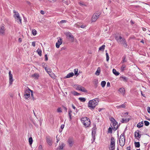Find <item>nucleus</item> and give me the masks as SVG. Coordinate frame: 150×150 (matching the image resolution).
Instances as JSON below:
<instances>
[{
    "label": "nucleus",
    "mask_w": 150,
    "mask_h": 150,
    "mask_svg": "<svg viewBox=\"0 0 150 150\" xmlns=\"http://www.w3.org/2000/svg\"><path fill=\"white\" fill-rule=\"evenodd\" d=\"M99 98H96L89 101L88 104V108L91 109H94L99 102Z\"/></svg>",
    "instance_id": "obj_1"
},
{
    "label": "nucleus",
    "mask_w": 150,
    "mask_h": 150,
    "mask_svg": "<svg viewBox=\"0 0 150 150\" xmlns=\"http://www.w3.org/2000/svg\"><path fill=\"white\" fill-rule=\"evenodd\" d=\"M115 39L117 42L120 44H122L125 47H127V45L125 39L121 36H117Z\"/></svg>",
    "instance_id": "obj_2"
},
{
    "label": "nucleus",
    "mask_w": 150,
    "mask_h": 150,
    "mask_svg": "<svg viewBox=\"0 0 150 150\" xmlns=\"http://www.w3.org/2000/svg\"><path fill=\"white\" fill-rule=\"evenodd\" d=\"M81 121L86 127H88L91 124L90 119L88 117H84L81 118Z\"/></svg>",
    "instance_id": "obj_3"
},
{
    "label": "nucleus",
    "mask_w": 150,
    "mask_h": 150,
    "mask_svg": "<svg viewBox=\"0 0 150 150\" xmlns=\"http://www.w3.org/2000/svg\"><path fill=\"white\" fill-rule=\"evenodd\" d=\"M125 134L124 133L122 134L120 136L119 139V144L121 146H123L125 142V139L124 137Z\"/></svg>",
    "instance_id": "obj_4"
},
{
    "label": "nucleus",
    "mask_w": 150,
    "mask_h": 150,
    "mask_svg": "<svg viewBox=\"0 0 150 150\" xmlns=\"http://www.w3.org/2000/svg\"><path fill=\"white\" fill-rule=\"evenodd\" d=\"M6 29L4 24L0 25V35L4 36L5 34Z\"/></svg>",
    "instance_id": "obj_5"
},
{
    "label": "nucleus",
    "mask_w": 150,
    "mask_h": 150,
    "mask_svg": "<svg viewBox=\"0 0 150 150\" xmlns=\"http://www.w3.org/2000/svg\"><path fill=\"white\" fill-rule=\"evenodd\" d=\"M110 150H114L115 148V139L114 137H112L110 139Z\"/></svg>",
    "instance_id": "obj_6"
},
{
    "label": "nucleus",
    "mask_w": 150,
    "mask_h": 150,
    "mask_svg": "<svg viewBox=\"0 0 150 150\" xmlns=\"http://www.w3.org/2000/svg\"><path fill=\"white\" fill-rule=\"evenodd\" d=\"M100 15V13H98L94 14L92 16L91 19L92 22H95L97 19L99 18Z\"/></svg>",
    "instance_id": "obj_7"
},
{
    "label": "nucleus",
    "mask_w": 150,
    "mask_h": 150,
    "mask_svg": "<svg viewBox=\"0 0 150 150\" xmlns=\"http://www.w3.org/2000/svg\"><path fill=\"white\" fill-rule=\"evenodd\" d=\"M96 127H94L92 129V135L93 139L92 142L93 143L95 141V134L96 132Z\"/></svg>",
    "instance_id": "obj_8"
},
{
    "label": "nucleus",
    "mask_w": 150,
    "mask_h": 150,
    "mask_svg": "<svg viewBox=\"0 0 150 150\" xmlns=\"http://www.w3.org/2000/svg\"><path fill=\"white\" fill-rule=\"evenodd\" d=\"M67 142L68 143L69 146L70 147H71L74 143V139L72 137L69 138L67 141Z\"/></svg>",
    "instance_id": "obj_9"
},
{
    "label": "nucleus",
    "mask_w": 150,
    "mask_h": 150,
    "mask_svg": "<svg viewBox=\"0 0 150 150\" xmlns=\"http://www.w3.org/2000/svg\"><path fill=\"white\" fill-rule=\"evenodd\" d=\"M46 142L50 146H51L53 144L52 140L51 138V137L49 136L46 137Z\"/></svg>",
    "instance_id": "obj_10"
},
{
    "label": "nucleus",
    "mask_w": 150,
    "mask_h": 150,
    "mask_svg": "<svg viewBox=\"0 0 150 150\" xmlns=\"http://www.w3.org/2000/svg\"><path fill=\"white\" fill-rule=\"evenodd\" d=\"M67 37H69L70 38V41L71 42H73L74 40V38L73 36L70 32H67L66 34Z\"/></svg>",
    "instance_id": "obj_11"
},
{
    "label": "nucleus",
    "mask_w": 150,
    "mask_h": 150,
    "mask_svg": "<svg viewBox=\"0 0 150 150\" xmlns=\"http://www.w3.org/2000/svg\"><path fill=\"white\" fill-rule=\"evenodd\" d=\"M13 12L15 13L14 16L15 18H18L19 19V21L20 22V23L21 24V19L20 17L19 13H18L15 10L13 11Z\"/></svg>",
    "instance_id": "obj_12"
},
{
    "label": "nucleus",
    "mask_w": 150,
    "mask_h": 150,
    "mask_svg": "<svg viewBox=\"0 0 150 150\" xmlns=\"http://www.w3.org/2000/svg\"><path fill=\"white\" fill-rule=\"evenodd\" d=\"M9 76V84L11 85L12 84L13 81V75L11 73V71H9L8 73Z\"/></svg>",
    "instance_id": "obj_13"
},
{
    "label": "nucleus",
    "mask_w": 150,
    "mask_h": 150,
    "mask_svg": "<svg viewBox=\"0 0 150 150\" xmlns=\"http://www.w3.org/2000/svg\"><path fill=\"white\" fill-rule=\"evenodd\" d=\"M62 39H59L57 42L56 43V46L57 48H59L60 45L62 44Z\"/></svg>",
    "instance_id": "obj_14"
},
{
    "label": "nucleus",
    "mask_w": 150,
    "mask_h": 150,
    "mask_svg": "<svg viewBox=\"0 0 150 150\" xmlns=\"http://www.w3.org/2000/svg\"><path fill=\"white\" fill-rule=\"evenodd\" d=\"M30 89L29 88H28V90H27L26 91H25V93H26L24 94V96H25L26 98H29L30 96Z\"/></svg>",
    "instance_id": "obj_15"
},
{
    "label": "nucleus",
    "mask_w": 150,
    "mask_h": 150,
    "mask_svg": "<svg viewBox=\"0 0 150 150\" xmlns=\"http://www.w3.org/2000/svg\"><path fill=\"white\" fill-rule=\"evenodd\" d=\"M112 125L114 127V130H116L118 128V126H116L117 124V122L115 120L113 122H112Z\"/></svg>",
    "instance_id": "obj_16"
},
{
    "label": "nucleus",
    "mask_w": 150,
    "mask_h": 150,
    "mask_svg": "<svg viewBox=\"0 0 150 150\" xmlns=\"http://www.w3.org/2000/svg\"><path fill=\"white\" fill-rule=\"evenodd\" d=\"M139 130L136 131L134 133V137L136 138L138 137L139 138H140L141 137V134H139Z\"/></svg>",
    "instance_id": "obj_17"
},
{
    "label": "nucleus",
    "mask_w": 150,
    "mask_h": 150,
    "mask_svg": "<svg viewBox=\"0 0 150 150\" xmlns=\"http://www.w3.org/2000/svg\"><path fill=\"white\" fill-rule=\"evenodd\" d=\"M119 91L124 96L125 94V90L124 88H121L119 89Z\"/></svg>",
    "instance_id": "obj_18"
},
{
    "label": "nucleus",
    "mask_w": 150,
    "mask_h": 150,
    "mask_svg": "<svg viewBox=\"0 0 150 150\" xmlns=\"http://www.w3.org/2000/svg\"><path fill=\"white\" fill-rule=\"evenodd\" d=\"M46 72L48 73V74L51 77H52L53 76V74L52 73V70L50 69H49Z\"/></svg>",
    "instance_id": "obj_19"
},
{
    "label": "nucleus",
    "mask_w": 150,
    "mask_h": 150,
    "mask_svg": "<svg viewBox=\"0 0 150 150\" xmlns=\"http://www.w3.org/2000/svg\"><path fill=\"white\" fill-rule=\"evenodd\" d=\"M74 74L73 73H70L65 77L64 78H67L72 77L74 76Z\"/></svg>",
    "instance_id": "obj_20"
},
{
    "label": "nucleus",
    "mask_w": 150,
    "mask_h": 150,
    "mask_svg": "<svg viewBox=\"0 0 150 150\" xmlns=\"http://www.w3.org/2000/svg\"><path fill=\"white\" fill-rule=\"evenodd\" d=\"M64 144L62 143L57 148L56 150H63Z\"/></svg>",
    "instance_id": "obj_21"
},
{
    "label": "nucleus",
    "mask_w": 150,
    "mask_h": 150,
    "mask_svg": "<svg viewBox=\"0 0 150 150\" xmlns=\"http://www.w3.org/2000/svg\"><path fill=\"white\" fill-rule=\"evenodd\" d=\"M137 127L139 128H140L143 126V121L139 123L137 125Z\"/></svg>",
    "instance_id": "obj_22"
},
{
    "label": "nucleus",
    "mask_w": 150,
    "mask_h": 150,
    "mask_svg": "<svg viewBox=\"0 0 150 150\" xmlns=\"http://www.w3.org/2000/svg\"><path fill=\"white\" fill-rule=\"evenodd\" d=\"M112 72L113 74L116 76H117L120 74L119 72L118 71H117L115 69H113Z\"/></svg>",
    "instance_id": "obj_23"
},
{
    "label": "nucleus",
    "mask_w": 150,
    "mask_h": 150,
    "mask_svg": "<svg viewBox=\"0 0 150 150\" xmlns=\"http://www.w3.org/2000/svg\"><path fill=\"white\" fill-rule=\"evenodd\" d=\"M116 107L118 109L120 108H125V104H123L117 106Z\"/></svg>",
    "instance_id": "obj_24"
},
{
    "label": "nucleus",
    "mask_w": 150,
    "mask_h": 150,
    "mask_svg": "<svg viewBox=\"0 0 150 150\" xmlns=\"http://www.w3.org/2000/svg\"><path fill=\"white\" fill-rule=\"evenodd\" d=\"M72 112V111L70 109H69V111H68V114H69V118H70V120L71 119V118H71V116H72L71 113Z\"/></svg>",
    "instance_id": "obj_25"
},
{
    "label": "nucleus",
    "mask_w": 150,
    "mask_h": 150,
    "mask_svg": "<svg viewBox=\"0 0 150 150\" xmlns=\"http://www.w3.org/2000/svg\"><path fill=\"white\" fill-rule=\"evenodd\" d=\"M105 47V45H103L102 46L99 47V50L103 51L104 50Z\"/></svg>",
    "instance_id": "obj_26"
},
{
    "label": "nucleus",
    "mask_w": 150,
    "mask_h": 150,
    "mask_svg": "<svg viewBox=\"0 0 150 150\" xmlns=\"http://www.w3.org/2000/svg\"><path fill=\"white\" fill-rule=\"evenodd\" d=\"M135 146L136 147L139 148L140 147V144L139 142H135L134 143Z\"/></svg>",
    "instance_id": "obj_27"
},
{
    "label": "nucleus",
    "mask_w": 150,
    "mask_h": 150,
    "mask_svg": "<svg viewBox=\"0 0 150 150\" xmlns=\"http://www.w3.org/2000/svg\"><path fill=\"white\" fill-rule=\"evenodd\" d=\"M32 76L35 78H38L39 76V75L38 74L35 73L32 75Z\"/></svg>",
    "instance_id": "obj_28"
},
{
    "label": "nucleus",
    "mask_w": 150,
    "mask_h": 150,
    "mask_svg": "<svg viewBox=\"0 0 150 150\" xmlns=\"http://www.w3.org/2000/svg\"><path fill=\"white\" fill-rule=\"evenodd\" d=\"M80 91L85 93L87 92V90H86V89L84 87L82 86L81 87Z\"/></svg>",
    "instance_id": "obj_29"
},
{
    "label": "nucleus",
    "mask_w": 150,
    "mask_h": 150,
    "mask_svg": "<svg viewBox=\"0 0 150 150\" xmlns=\"http://www.w3.org/2000/svg\"><path fill=\"white\" fill-rule=\"evenodd\" d=\"M37 51L38 52V54L40 56H41L42 55V50H40L39 49H38Z\"/></svg>",
    "instance_id": "obj_30"
},
{
    "label": "nucleus",
    "mask_w": 150,
    "mask_h": 150,
    "mask_svg": "<svg viewBox=\"0 0 150 150\" xmlns=\"http://www.w3.org/2000/svg\"><path fill=\"white\" fill-rule=\"evenodd\" d=\"M76 89L77 90H78L79 91H80L81 86L79 85H76Z\"/></svg>",
    "instance_id": "obj_31"
},
{
    "label": "nucleus",
    "mask_w": 150,
    "mask_h": 150,
    "mask_svg": "<svg viewBox=\"0 0 150 150\" xmlns=\"http://www.w3.org/2000/svg\"><path fill=\"white\" fill-rule=\"evenodd\" d=\"M29 142L30 145H31L33 142V140L32 137H30L29 138Z\"/></svg>",
    "instance_id": "obj_32"
},
{
    "label": "nucleus",
    "mask_w": 150,
    "mask_h": 150,
    "mask_svg": "<svg viewBox=\"0 0 150 150\" xmlns=\"http://www.w3.org/2000/svg\"><path fill=\"white\" fill-rule=\"evenodd\" d=\"M79 99L80 101L82 102H84L86 100V99L84 98H79Z\"/></svg>",
    "instance_id": "obj_33"
},
{
    "label": "nucleus",
    "mask_w": 150,
    "mask_h": 150,
    "mask_svg": "<svg viewBox=\"0 0 150 150\" xmlns=\"http://www.w3.org/2000/svg\"><path fill=\"white\" fill-rule=\"evenodd\" d=\"M106 82L105 81H102L101 82V85L103 87H104L106 84Z\"/></svg>",
    "instance_id": "obj_34"
},
{
    "label": "nucleus",
    "mask_w": 150,
    "mask_h": 150,
    "mask_svg": "<svg viewBox=\"0 0 150 150\" xmlns=\"http://www.w3.org/2000/svg\"><path fill=\"white\" fill-rule=\"evenodd\" d=\"M126 67V66L125 64H123L121 67V69L122 71L125 70V68Z\"/></svg>",
    "instance_id": "obj_35"
},
{
    "label": "nucleus",
    "mask_w": 150,
    "mask_h": 150,
    "mask_svg": "<svg viewBox=\"0 0 150 150\" xmlns=\"http://www.w3.org/2000/svg\"><path fill=\"white\" fill-rule=\"evenodd\" d=\"M120 78H121L123 81L125 82H127V81L128 79L126 77L122 76Z\"/></svg>",
    "instance_id": "obj_36"
},
{
    "label": "nucleus",
    "mask_w": 150,
    "mask_h": 150,
    "mask_svg": "<svg viewBox=\"0 0 150 150\" xmlns=\"http://www.w3.org/2000/svg\"><path fill=\"white\" fill-rule=\"evenodd\" d=\"M107 50L106 51V52H107ZM106 61L107 62H108L109 60V56L108 54V53L106 52Z\"/></svg>",
    "instance_id": "obj_37"
},
{
    "label": "nucleus",
    "mask_w": 150,
    "mask_h": 150,
    "mask_svg": "<svg viewBox=\"0 0 150 150\" xmlns=\"http://www.w3.org/2000/svg\"><path fill=\"white\" fill-rule=\"evenodd\" d=\"M32 34L34 35H35L37 34L36 31L34 29H33L32 30Z\"/></svg>",
    "instance_id": "obj_38"
},
{
    "label": "nucleus",
    "mask_w": 150,
    "mask_h": 150,
    "mask_svg": "<svg viewBox=\"0 0 150 150\" xmlns=\"http://www.w3.org/2000/svg\"><path fill=\"white\" fill-rule=\"evenodd\" d=\"M100 72V70L99 69L98 70V69L95 72V74L97 75H99V73Z\"/></svg>",
    "instance_id": "obj_39"
},
{
    "label": "nucleus",
    "mask_w": 150,
    "mask_h": 150,
    "mask_svg": "<svg viewBox=\"0 0 150 150\" xmlns=\"http://www.w3.org/2000/svg\"><path fill=\"white\" fill-rule=\"evenodd\" d=\"M144 125L146 126H148L149 124V122L147 121H144Z\"/></svg>",
    "instance_id": "obj_40"
},
{
    "label": "nucleus",
    "mask_w": 150,
    "mask_h": 150,
    "mask_svg": "<svg viewBox=\"0 0 150 150\" xmlns=\"http://www.w3.org/2000/svg\"><path fill=\"white\" fill-rule=\"evenodd\" d=\"M108 133H110V134L112 133V129L110 127L108 129Z\"/></svg>",
    "instance_id": "obj_41"
},
{
    "label": "nucleus",
    "mask_w": 150,
    "mask_h": 150,
    "mask_svg": "<svg viewBox=\"0 0 150 150\" xmlns=\"http://www.w3.org/2000/svg\"><path fill=\"white\" fill-rule=\"evenodd\" d=\"M78 71V69H74V72L75 75H76Z\"/></svg>",
    "instance_id": "obj_42"
},
{
    "label": "nucleus",
    "mask_w": 150,
    "mask_h": 150,
    "mask_svg": "<svg viewBox=\"0 0 150 150\" xmlns=\"http://www.w3.org/2000/svg\"><path fill=\"white\" fill-rule=\"evenodd\" d=\"M121 122L122 123H124V122H127V119H125L122 118V119Z\"/></svg>",
    "instance_id": "obj_43"
},
{
    "label": "nucleus",
    "mask_w": 150,
    "mask_h": 150,
    "mask_svg": "<svg viewBox=\"0 0 150 150\" xmlns=\"http://www.w3.org/2000/svg\"><path fill=\"white\" fill-rule=\"evenodd\" d=\"M72 93L74 95L78 96L79 95V93H78L77 92L75 91L72 92Z\"/></svg>",
    "instance_id": "obj_44"
},
{
    "label": "nucleus",
    "mask_w": 150,
    "mask_h": 150,
    "mask_svg": "<svg viewBox=\"0 0 150 150\" xmlns=\"http://www.w3.org/2000/svg\"><path fill=\"white\" fill-rule=\"evenodd\" d=\"M79 4L81 6H87L83 2H79Z\"/></svg>",
    "instance_id": "obj_45"
},
{
    "label": "nucleus",
    "mask_w": 150,
    "mask_h": 150,
    "mask_svg": "<svg viewBox=\"0 0 150 150\" xmlns=\"http://www.w3.org/2000/svg\"><path fill=\"white\" fill-rule=\"evenodd\" d=\"M125 59H126V57L125 56V57H124L123 58H122V63H124L125 62L127 61L125 60Z\"/></svg>",
    "instance_id": "obj_46"
},
{
    "label": "nucleus",
    "mask_w": 150,
    "mask_h": 150,
    "mask_svg": "<svg viewBox=\"0 0 150 150\" xmlns=\"http://www.w3.org/2000/svg\"><path fill=\"white\" fill-rule=\"evenodd\" d=\"M31 92V95L32 97V98H33V100H35V99L34 98V97H33V91L32 90H30V92Z\"/></svg>",
    "instance_id": "obj_47"
},
{
    "label": "nucleus",
    "mask_w": 150,
    "mask_h": 150,
    "mask_svg": "<svg viewBox=\"0 0 150 150\" xmlns=\"http://www.w3.org/2000/svg\"><path fill=\"white\" fill-rule=\"evenodd\" d=\"M57 111L58 112H62L61 109L60 108H58L57 109Z\"/></svg>",
    "instance_id": "obj_48"
},
{
    "label": "nucleus",
    "mask_w": 150,
    "mask_h": 150,
    "mask_svg": "<svg viewBox=\"0 0 150 150\" xmlns=\"http://www.w3.org/2000/svg\"><path fill=\"white\" fill-rule=\"evenodd\" d=\"M110 120L111 122H113L114 121H115V120L112 117H111L110 118Z\"/></svg>",
    "instance_id": "obj_49"
},
{
    "label": "nucleus",
    "mask_w": 150,
    "mask_h": 150,
    "mask_svg": "<svg viewBox=\"0 0 150 150\" xmlns=\"http://www.w3.org/2000/svg\"><path fill=\"white\" fill-rule=\"evenodd\" d=\"M42 145H40L38 147V149L39 150H42Z\"/></svg>",
    "instance_id": "obj_50"
},
{
    "label": "nucleus",
    "mask_w": 150,
    "mask_h": 150,
    "mask_svg": "<svg viewBox=\"0 0 150 150\" xmlns=\"http://www.w3.org/2000/svg\"><path fill=\"white\" fill-rule=\"evenodd\" d=\"M147 110L148 112L149 113H150V107H148L147 108Z\"/></svg>",
    "instance_id": "obj_51"
},
{
    "label": "nucleus",
    "mask_w": 150,
    "mask_h": 150,
    "mask_svg": "<svg viewBox=\"0 0 150 150\" xmlns=\"http://www.w3.org/2000/svg\"><path fill=\"white\" fill-rule=\"evenodd\" d=\"M40 13L44 15L45 13V12L43 10H41L40 11Z\"/></svg>",
    "instance_id": "obj_52"
},
{
    "label": "nucleus",
    "mask_w": 150,
    "mask_h": 150,
    "mask_svg": "<svg viewBox=\"0 0 150 150\" xmlns=\"http://www.w3.org/2000/svg\"><path fill=\"white\" fill-rule=\"evenodd\" d=\"M67 21L66 20H62L60 21V23H66Z\"/></svg>",
    "instance_id": "obj_53"
},
{
    "label": "nucleus",
    "mask_w": 150,
    "mask_h": 150,
    "mask_svg": "<svg viewBox=\"0 0 150 150\" xmlns=\"http://www.w3.org/2000/svg\"><path fill=\"white\" fill-rule=\"evenodd\" d=\"M50 2L53 3L56 1L57 0H48Z\"/></svg>",
    "instance_id": "obj_54"
},
{
    "label": "nucleus",
    "mask_w": 150,
    "mask_h": 150,
    "mask_svg": "<svg viewBox=\"0 0 150 150\" xmlns=\"http://www.w3.org/2000/svg\"><path fill=\"white\" fill-rule=\"evenodd\" d=\"M32 45L33 47H35V42H33L32 43Z\"/></svg>",
    "instance_id": "obj_55"
},
{
    "label": "nucleus",
    "mask_w": 150,
    "mask_h": 150,
    "mask_svg": "<svg viewBox=\"0 0 150 150\" xmlns=\"http://www.w3.org/2000/svg\"><path fill=\"white\" fill-rule=\"evenodd\" d=\"M45 60L47 61L48 60V59L47 54L45 55Z\"/></svg>",
    "instance_id": "obj_56"
},
{
    "label": "nucleus",
    "mask_w": 150,
    "mask_h": 150,
    "mask_svg": "<svg viewBox=\"0 0 150 150\" xmlns=\"http://www.w3.org/2000/svg\"><path fill=\"white\" fill-rule=\"evenodd\" d=\"M64 125H62L61 126V128L63 129L64 127Z\"/></svg>",
    "instance_id": "obj_57"
},
{
    "label": "nucleus",
    "mask_w": 150,
    "mask_h": 150,
    "mask_svg": "<svg viewBox=\"0 0 150 150\" xmlns=\"http://www.w3.org/2000/svg\"><path fill=\"white\" fill-rule=\"evenodd\" d=\"M131 147L130 146H128L127 147V150H130Z\"/></svg>",
    "instance_id": "obj_58"
},
{
    "label": "nucleus",
    "mask_w": 150,
    "mask_h": 150,
    "mask_svg": "<svg viewBox=\"0 0 150 150\" xmlns=\"http://www.w3.org/2000/svg\"><path fill=\"white\" fill-rule=\"evenodd\" d=\"M107 86H110V83L109 82H108L107 83Z\"/></svg>",
    "instance_id": "obj_59"
},
{
    "label": "nucleus",
    "mask_w": 150,
    "mask_h": 150,
    "mask_svg": "<svg viewBox=\"0 0 150 150\" xmlns=\"http://www.w3.org/2000/svg\"><path fill=\"white\" fill-rule=\"evenodd\" d=\"M72 108L74 109H76V107L72 104Z\"/></svg>",
    "instance_id": "obj_60"
},
{
    "label": "nucleus",
    "mask_w": 150,
    "mask_h": 150,
    "mask_svg": "<svg viewBox=\"0 0 150 150\" xmlns=\"http://www.w3.org/2000/svg\"><path fill=\"white\" fill-rule=\"evenodd\" d=\"M63 108H64V110L66 111V112H67V108L64 106L63 107Z\"/></svg>",
    "instance_id": "obj_61"
},
{
    "label": "nucleus",
    "mask_w": 150,
    "mask_h": 150,
    "mask_svg": "<svg viewBox=\"0 0 150 150\" xmlns=\"http://www.w3.org/2000/svg\"><path fill=\"white\" fill-rule=\"evenodd\" d=\"M45 70L47 71L49 69H47V67H45Z\"/></svg>",
    "instance_id": "obj_62"
},
{
    "label": "nucleus",
    "mask_w": 150,
    "mask_h": 150,
    "mask_svg": "<svg viewBox=\"0 0 150 150\" xmlns=\"http://www.w3.org/2000/svg\"><path fill=\"white\" fill-rule=\"evenodd\" d=\"M142 30L144 31H145L146 30V29L144 28H142Z\"/></svg>",
    "instance_id": "obj_63"
},
{
    "label": "nucleus",
    "mask_w": 150,
    "mask_h": 150,
    "mask_svg": "<svg viewBox=\"0 0 150 150\" xmlns=\"http://www.w3.org/2000/svg\"><path fill=\"white\" fill-rule=\"evenodd\" d=\"M85 27V26L84 25H81V27L82 28H84Z\"/></svg>",
    "instance_id": "obj_64"
}]
</instances>
